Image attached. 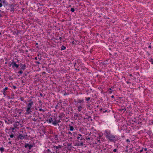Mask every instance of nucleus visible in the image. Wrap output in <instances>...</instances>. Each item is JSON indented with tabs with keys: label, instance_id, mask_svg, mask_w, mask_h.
I'll return each instance as SVG.
<instances>
[{
	"label": "nucleus",
	"instance_id": "37998d69",
	"mask_svg": "<svg viewBox=\"0 0 153 153\" xmlns=\"http://www.w3.org/2000/svg\"><path fill=\"white\" fill-rule=\"evenodd\" d=\"M117 149H114L113 150V152H117Z\"/></svg>",
	"mask_w": 153,
	"mask_h": 153
},
{
	"label": "nucleus",
	"instance_id": "412c9836",
	"mask_svg": "<svg viewBox=\"0 0 153 153\" xmlns=\"http://www.w3.org/2000/svg\"><path fill=\"white\" fill-rule=\"evenodd\" d=\"M149 61L151 62V64L153 65V59L152 58H150Z\"/></svg>",
	"mask_w": 153,
	"mask_h": 153
},
{
	"label": "nucleus",
	"instance_id": "7ed1b4c3",
	"mask_svg": "<svg viewBox=\"0 0 153 153\" xmlns=\"http://www.w3.org/2000/svg\"><path fill=\"white\" fill-rule=\"evenodd\" d=\"M77 143H76V146H83V141L85 140L84 138L82 137H80L79 136L77 137Z\"/></svg>",
	"mask_w": 153,
	"mask_h": 153
},
{
	"label": "nucleus",
	"instance_id": "bb28decb",
	"mask_svg": "<svg viewBox=\"0 0 153 153\" xmlns=\"http://www.w3.org/2000/svg\"><path fill=\"white\" fill-rule=\"evenodd\" d=\"M14 134H11L10 135V138H13L14 137Z\"/></svg>",
	"mask_w": 153,
	"mask_h": 153
},
{
	"label": "nucleus",
	"instance_id": "603ef678",
	"mask_svg": "<svg viewBox=\"0 0 153 153\" xmlns=\"http://www.w3.org/2000/svg\"><path fill=\"white\" fill-rule=\"evenodd\" d=\"M58 107H59L58 106H57V105L55 107V108H56L57 109L58 108Z\"/></svg>",
	"mask_w": 153,
	"mask_h": 153
},
{
	"label": "nucleus",
	"instance_id": "7c9ffc66",
	"mask_svg": "<svg viewBox=\"0 0 153 153\" xmlns=\"http://www.w3.org/2000/svg\"><path fill=\"white\" fill-rule=\"evenodd\" d=\"M91 118V117L90 116H88L86 118V119L89 120Z\"/></svg>",
	"mask_w": 153,
	"mask_h": 153
},
{
	"label": "nucleus",
	"instance_id": "20e7f679",
	"mask_svg": "<svg viewBox=\"0 0 153 153\" xmlns=\"http://www.w3.org/2000/svg\"><path fill=\"white\" fill-rule=\"evenodd\" d=\"M17 139L18 140H22L23 139L27 140L28 139V137L26 134H19L17 137Z\"/></svg>",
	"mask_w": 153,
	"mask_h": 153
},
{
	"label": "nucleus",
	"instance_id": "aec40b11",
	"mask_svg": "<svg viewBox=\"0 0 153 153\" xmlns=\"http://www.w3.org/2000/svg\"><path fill=\"white\" fill-rule=\"evenodd\" d=\"M4 148L3 147H0V151L2 153L4 151Z\"/></svg>",
	"mask_w": 153,
	"mask_h": 153
},
{
	"label": "nucleus",
	"instance_id": "4be33fe9",
	"mask_svg": "<svg viewBox=\"0 0 153 153\" xmlns=\"http://www.w3.org/2000/svg\"><path fill=\"white\" fill-rule=\"evenodd\" d=\"M61 48V50L62 51L65 50L66 49V47L64 45H62V46Z\"/></svg>",
	"mask_w": 153,
	"mask_h": 153
},
{
	"label": "nucleus",
	"instance_id": "680f3d73",
	"mask_svg": "<svg viewBox=\"0 0 153 153\" xmlns=\"http://www.w3.org/2000/svg\"><path fill=\"white\" fill-rule=\"evenodd\" d=\"M148 48H151V45H149V46Z\"/></svg>",
	"mask_w": 153,
	"mask_h": 153
},
{
	"label": "nucleus",
	"instance_id": "09e8293b",
	"mask_svg": "<svg viewBox=\"0 0 153 153\" xmlns=\"http://www.w3.org/2000/svg\"><path fill=\"white\" fill-rule=\"evenodd\" d=\"M125 151L126 152H128V149H127L125 150Z\"/></svg>",
	"mask_w": 153,
	"mask_h": 153
},
{
	"label": "nucleus",
	"instance_id": "72a5a7b5",
	"mask_svg": "<svg viewBox=\"0 0 153 153\" xmlns=\"http://www.w3.org/2000/svg\"><path fill=\"white\" fill-rule=\"evenodd\" d=\"M20 100L21 101H24V99L23 97H21Z\"/></svg>",
	"mask_w": 153,
	"mask_h": 153
},
{
	"label": "nucleus",
	"instance_id": "b1692460",
	"mask_svg": "<svg viewBox=\"0 0 153 153\" xmlns=\"http://www.w3.org/2000/svg\"><path fill=\"white\" fill-rule=\"evenodd\" d=\"M90 97H85V99L86 101H88L89 100H90Z\"/></svg>",
	"mask_w": 153,
	"mask_h": 153
},
{
	"label": "nucleus",
	"instance_id": "c85d7f7f",
	"mask_svg": "<svg viewBox=\"0 0 153 153\" xmlns=\"http://www.w3.org/2000/svg\"><path fill=\"white\" fill-rule=\"evenodd\" d=\"M39 111H43V112H44L45 111L44 110L42 109V108H39Z\"/></svg>",
	"mask_w": 153,
	"mask_h": 153
},
{
	"label": "nucleus",
	"instance_id": "dca6fc26",
	"mask_svg": "<svg viewBox=\"0 0 153 153\" xmlns=\"http://www.w3.org/2000/svg\"><path fill=\"white\" fill-rule=\"evenodd\" d=\"M77 103H84V100L82 99V100H80L78 99L77 100Z\"/></svg>",
	"mask_w": 153,
	"mask_h": 153
},
{
	"label": "nucleus",
	"instance_id": "f257e3e1",
	"mask_svg": "<svg viewBox=\"0 0 153 153\" xmlns=\"http://www.w3.org/2000/svg\"><path fill=\"white\" fill-rule=\"evenodd\" d=\"M104 135L106 139L110 142L115 143L118 139L117 137L113 134L111 131L109 129L104 131Z\"/></svg>",
	"mask_w": 153,
	"mask_h": 153
},
{
	"label": "nucleus",
	"instance_id": "49530a36",
	"mask_svg": "<svg viewBox=\"0 0 153 153\" xmlns=\"http://www.w3.org/2000/svg\"><path fill=\"white\" fill-rule=\"evenodd\" d=\"M38 59L40 60L42 59V58L41 56H40L39 57H38Z\"/></svg>",
	"mask_w": 153,
	"mask_h": 153
},
{
	"label": "nucleus",
	"instance_id": "6e6552de",
	"mask_svg": "<svg viewBox=\"0 0 153 153\" xmlns=\"http://www.w3.org/2000/svg\"><path fill=\"white\" fill-rule=\"evenodd\" d=\"M60 122V121L59 120H58L57 117H53V122H52V124L54 125H56L59 123Z\"/></svg>",
	"mask_w": 153,
	"mask_h": 153
},
{
	"label": "nucleus",
	"instance_id": "473e14b6",
	"mask_svg": "<svg viewBox=\"0 0 153 153\" xmlns=\"http://www.w3.org/2000/svg\"><path fill=\"white\" fill-rule=\"evenodd\" d=\"M72 144L71 143H67V146H71L72 145Z\"/></svg>",
	"mask_w": 153,
	"mask_h": 153
},
{
	"label": "nucleus",
	"instance_id": "f704fd0d",
	"mask_svg": "<svg viewBox=\"0 0 153 153\" xmlns=\"http://www.w3.org/2000/svg\"><path fill=\"white\" fill-rule=\"evenodd\" d=\"M71 11L72 12H74L75 11V10L73 8H71Z\"/></svg>",
	"mask_w": 153,
	"mask_h": 153
},
{
	"label": "nucleus",
	"instance_id": "393cba45",
	"mask_svg": "<svg viewBox=\"0 0 153 153\" xmlns=\"http://www.w3.org/2000/svg\"><path fill=\"white\" fill-rule=\"evenodd\" d=\"M102 64L103 65H106L107 64H108L105 61H104V62H102Z\"/></svg>",
	"mask_w": 153,
	"mask_h": 153
},
{
	"label": "nucleus",
	"instance_id": "052dcab7",
	"mask_svg": "<svg viewBox=\"0 0 153 153\" xmlns=\"http://www.w3.org/2000/svg\"><path fill=\"white\" fill-rule=\"evenodd\" d=\"M35 59L36 60H37V59H38L37 57H35Z\"/></svg>",
	"mask_w": 153,
	"mask_h": 153
},
{
	"label": "nucleus",
	"instance_id": "79ce46f5",
	"mask_svg": "<svg viewBox=\"0 0 153 153\" xmlns=\"http://www.w3.org/2000/svg\"><path fill=\"white\" fill-rule=\"evenodd\" d=\"M143 149H144V148H143L142 149L140 150V153L142 152L143 151Z\"/></svg>",
	"mask_w": 153,
	"mask_h": 153
},
{
	"label": "nucleus",
	"instance_id": "de8ad7c7",
	"mask_svg": "<svg viewBox=\"0 0 153 153\" xmlns=\"http://www.w3.org/2000/svg\"><path fill=\"white\" fill-rule=\"evenodd\" d=\"M107 112V110L103 111V113H104L106 112Z\"/></svg>",
	"mask_w": 153,
	"mask_h": 153
},
{
	"label": "nucleus",
	"instance_id": "5701e85b",
	"mask_svg": "<svg viewBox=\"0 0 153 153\" xmlns=\"http://www.w3.org/2000/svg\"><path fill=\"white\" fill-rule=\"evenodd\" d=\"M102 136L101 135L99 134V136L97 137V139H101V140H102V139L101 138Z\"/></svg>",
	"mask_w": 153,
	"mask_h": 153
},
{
	"label": "nucleus",
	"instance_id": "4c0bfd02",
	"mask_svg": "<svg viewBox=\"0 0 153 153\" xmlns=\"http://www.w3.org/2000/svg\"><path fill=\"white\" fill-rule=\"evenodd\" d=\"M68 94H69L68 93V94L65 91V93H64V96H66V95H68Z\"/></svg>",
	"mask_w": 153,
	"mask_h": 153
},
{
	"label": "nucleus",
	"instance_id": "5fc2aeb1",
	"mask_svg": "<svg viewBox=\"0 0 153 153\" xmlns=\"http://www.w3.org/2000/svg\"><path fill=\"white\" fill-rule=\"evenodd\" d=\"M86 140H90V137H88V138H86Z\"/></svg>",
	"mask_w": 153,
	"mask_h": 153
},
{
	"label": "nucleus",
	"instance_id": "3c124183",
	"mask_svg": "<svg viewBox=\"0 0 153 153\" xmlns=\"http://www.w3.org/2000/svg\"><path fill=\"white\" fill-rule=\"evenodd\" d=\"M143 149H144V151H147V148H144Z\"/></svg>",
	"mask_w": 153,
	"mask_h": 153
},
{
	"label": "nucleus",
	"instance_id": "39448f33",
	"mask_svg": "<svg viewBox=\"0 0 153 153\" xmlns=\"http://www.w3.org/2000/svg\"><path fill=\"white\" fill-rule=\"evenodd\" d=\"M39 113L37 111L35 112L33 114L32 119L35 122H36L37 121L39 122Z\"/></svg>",
	"mask_w": 153,
	"mask_h": 153
},
{
	"label": "nucleus",
	"instance_id": "ddd939ff",
	"mask_svg": "<svg viewBox=\"0 0 153 153\" xmlns=\"http://www.w3.org/2000/svg\"><path fill=\"white\" fill-rule=\"evenodd\" d=\"M16 111L19 114H21L22 113L23 111V110L22 109H19L16 108Z\"/></svg>",
	"mask_w": 153,
	"mask_h": 153
},
{
	"label": "nucleus",
	"instance_id": "a211bd4d",
	"mask_svg": "<svg viewBox=\"0 0 153 153\" xmlns=\"http://www.w3.org/2000/svg\"><path fill=\"white\" fill-rule=\"evenodd\" d=\"M69 129L70 131H72L74 130V128L72 126H71L70 125H69Z\"/></svg>",
	"mask_w": 153,
	"mask_h": 153
},
{
	"label": "nucleus",
	"instance_id": "f03ea898",
	"mask_svg": "<svg viewBox=\"0 0 153 153\" xmlns=\"http://www.w3.org/2000/svg\"><path fill=\"white\" fill-rule=\"evenodd\" d=\"M35 146V143L34 142H33L29 143H25V144L24 147L25 148H27V149L28 150V151L29 152H31L32 151V149Z\"/></svg>",
	"mask_w": 153,
	"mask_h": 153
},
{
	"label": "nucleus",
	"instance_id": "c756f323",
	"mask_svg": "<svg viewBox=\"0 0 153 153\" xmlns=\"http://www.w3.org/2000/svg\"><path fill=\"white\" fill-rule=\"evenodd\" d=\"M23 73V71H22V70L19 71L18 72V74H22Z\"/></svg>",
	"mask_w": 153,
	"mask_h": 153
},
{
	"label": "nucleus",
	"instance_id": "a19ab883",
	"mask_svg": "<svg viewBox=\"0 0 153 153\" xmlns=\"http://www.w3.org/2000/svg\"><path fill=\"white\" fill-rule=\"evenodd\" d=\"M100 139H97V140L98 142H99L100 143H101V141H102L101 140H100Z\"/></svg>",
	"mask_w": 153,
	"mask_h": 153
},
{
	"label": "nucleus",
	"instance_id": "a18cd8bd",
	"mask_svg": "<svg viewBox=\"0 0 153 153\" xmlns=\"http://www.w3.org/2000/svg\"><path fill=\"white\" fill-rule=\"evenodd\" d=\"M124 109L123 108L120 109L119 110V111H123L124 110Z\"/></svg>",
	"mask_w": 153,
	"mask_h": 153
},
{
	"label": "nucleus",
	"instance_id": "2eb2a0df",
	"mask_svg": "<svg viewBox=\"0 0 153 153\" xmlns=\"http://www.w3.org/2000/svg\"><path fill=\"white\" fill-rule=\"evenodd\" d=\"M111 88H114V87H112L111 88H109L108 90V91L109 94H111L114 91L113 90H112Z\"/></svg>",
	"mask_w": 153,
	"mask_h": 153
},
{
	"label": "nucleus",
	"instance_id": "f3484780",
	"mask_svg": "<svg viewBox=\"0 0 153 153\" xmlns=\"http://www.w3.org/2000/svg\"><path fill=\"white\" fill-rule=\"evenodd\" d=\"M82 108H83L82 107V106L81 105H79L78 107L77 110L78 111L80 112L81 111V110Z\"/></svg>",
	"mask_w": 153,
	"mask_h": 153
},
{
	"label": "nucleus",
	"instance_id": "864d4df0",
	"mask_svg": "<svg viewBox=\"0 0 153 153\" xmlns=\"http://www.w3.org/2000/svg\"><path fill=\"white\" fill-rule=\"evenodd\" d=\"M2 6V4L1 3H0V7H1Z\"/></svg>",
	"mask_w": 153,
	"mask_h": 153
},
{
	"label": "nucleus",
	"instance_id": "69168bd1",
	"mask_svg": "<svg viewBox=\"0 0 153 153\" xmlns=\"http://www.w3.org/2000/svg\"><path fill=\"white\" fill-rule=\"evenodd\" d=\"M25 76H27V74H25Z\"/></svg>",
	"mask_w": 153,
	"mask_h": 153
},
{
	"label": "nucleus",
	"instance_id": "c9c22d12",
	"mask_svg": "<svg viewBox=\"0 0 153 153\" xmlns=\"http://www.w3.org/2000/svg\"><path fill=\"white\" fill-rule=\"evenodd\" d=\"M66 134H72V133L70 131H68V132H66Z\"/></svg>",
	"mask_w": 153,
	"mask_h": 153
},
{
	"label": "nucleus",
	"instance_id": "0e129e2a",
	"mask_svg": "<svg viewBox=\"0 0 153 153\" xmlns=\"http://www.w3.org/2000/svg\"><path fill=\"white\" fill-rule=\"evenodd\" d=\"M59 39L60 40H61V39H62V38H61V37H59Z\"/></svg>",
	"mask_w": 153,
	"mask_h": 153
},
{
	"label": "nucleus",
	"instance_id": "4468645a",
	"mask_svg": "<svg viewBox=\"0 0 153 153\" xmlns=\"http://www.w3.org/2000/svg\"><path fill=\"white\" fill-rule=\"evenodd\" d=\"M47 121L48 123H51L52 122V123L53 122V118L51 117H50L47 120Z\"/></svg>",
	"mask_w": 153,
	"mask_h": 153
},
{
	"label": "nucleus",
	"instance_id": "f8f14e48",
	"mask_svg": "<svg viewBox=\"0 0 153 153\" xmlns=\"http://www.w3.org/2000/svg\"><path fill=\"white\" fill-rule=\"evenodd\" d=\"M21 68L20 69L21 70H22L23 71H24L26 67V66L25 64H23L21 63L20 65Z\"/></svg>",
	"mask_w": 153,
	"mask_h": 153
},
{
	"label": "nucleus",
	"instance_id": "e2e57ef3",
	"mask_svg": "<svg viewBox=\"0 0 153 153\" xmlns=\"http://www.w3.org/2000/svg\"><path fill=\"white\" fill-rule=\"evenodd\" d=\"M114 95H112V96H111V97L112 98H114Z\"/></svg>",
	"mask_w": 153,
	"mask_h": 153
},
{
	"label": "nucleus",
	"instance_id": "a878e982",
	"mask_svg": "<svg viewBox=\"0 0 153 153\" xmlns=\"http://www.w3.org/2000/svg\"><path fill=\"white\" fill-rule=\"evenodd\" d=\"M8 89V88L7 87H5L4 89V91H3V94H4V93L5 92V91H6Z\"/></svg>",
	"mask_w": 153,
	"mask_h": 153
},
{
	"label": "nucleus",
	"instance_id": "c03bdc74",
	"mask_svg": "<svg viewBox=\"0 0 153 153\" xmlns=\"http://www.w3.org/2000/svg\"><path fill=\"white\" fill-rule=\"evenodd\" d=\"M58 136L57 135H56L55 136L54 138L55 139V140H56V139L57 138Z\"/></svg>",
	"mask_w": 153,
	"mask_h": 153
},
{
	"label": "nucleus",
	"instance_id": "bf43d9fd",
	"mask_svg": "<svg viewBox=\"0 0 153 153\" xmlns=\"http://www.w3.org/2000/svg\"><path fill=\"white\" fill-rule=\"evenodd\" d=\"M8 144H11V142L10 141L8 143Z\"/></svg>",
	"mask_w": 153,
	"mask_h": 153
},
{
	"label": "nucleus",
	"instance_id": "6e6d98bb",
	"mask_svg": "<svg viewBox=\"0 0 153 153\" xmlns=\"http://www.w3.org/2000/svg\"><path fill=\"white\" fill-rule=\"evenodd\" d=\"M102 108L100 109V112H102V111H102Z\"/></svg>",
	"mask_w": 153,
	"mask_h": 153
},
{
	"label": "nucleus",
	"instance_id": "4d7b16f0",
	"mask_svg": "<svg viewBox=\"0 0 153 153\" xmlns=\"http://www.w3.org/2000/svg\"><path fill=\"white\" fill-rule=\"evenodd\" d=\"M78 135L80 137H81L82 136V135L80 134H79Z\"/></svg>",
	"mask_w": 153,
	"mask_h": 153
},
{
	"label": "nucleus",
	"instance_id": "6ab92c4d",
	"mask_svg": "<svg viewBox=\"0 0 153 153\" xmlns=\"http://www.w3.org/2000/svg\"><path fill=\"white\" fill-rule=\"evenodd\" d=\"M57 105V106H58L60 108L62 106V105L61 104V102H59L58 103Z\"/></svg>",
	"mask_w": 153,
	"mask_h": 153
},
{
	"label": "nucleus",
	"instance_id": "8fccbe9b",
	"mask_svg": "<svg viewBox=\"0 0 153 153\" xmlns=\"http://www.w3.org/2000/svg\"><path fill=\"white\" fill-rule=\"evenodd\" d=\"M40 95L41 97H42L43 96V94L42 93H40Z\"/></svg>",
	"mask_w": 153,
	"mask_h": 153
},
{
	"label": "nucleus",
	"instance_id": "1a4fd4ad",
	"mask_svg": "<svg viewBox=\"0 0 153 153\" xmlns=\"http://www.w3.org/2000/svg\"><path fill=\"white\" fill-rule=\"evenodd\" d=\"M28 102H30L27 104L26 107L31 108V107L33 105V102L31 100H30Z\"/></svg>",
	"mask_w": 153,
	"mask_h": 153
},
{
	"label": "nucleus",
	"instance_id": "423d86ee",
	"mask_svg": "<svg viewBox=\"0 0 153 153\" xmlns=\"http://www.w3.org/2000/svg\"><path fill=\"white\" fill-rule=\"evenodd\" d=\"M61 148V146L59 145L57 146L53 145L52 147V150L53 151L52 152L54 153H57L59 151V149H60Z\"/></svg>",
	"mask_w": 153,
	"mask_h": 153
},
{
	"label": "nucleus",
	"instance_id": "9d476101",
	"mask_svg": "<svg viewBox=\"0 0 153 153\" xmlns=\"http://www.w3.org/2000/svg\"><path fill=\"white\" fill-rule=\"evenodd\" d=\"M25 110L26 111V112L25 114H31V113L32 112V111H31V108L27 107H26V108H25Z\"/></svg>",
	"mask_w": 153,
	"mask_h": 153
},
{
	"label": "nucleus",
	"instance_id": "0eeeda50",
	"mask_svg": "<svg viewBox=\"0 0 153 153\" xmlns=\"http://www.w3.org/2000/svg\"><path fill=\"white\" fill-rule=\"evenodd\" d=\"M9 67L12 66V68L14 69L15 68H18L19 65L18 64H17L14 61H13L9 65Z\"/></svg>",
	"mask_w": 153,
	"mask_h": 153
},
{
	"label": "nucleus",
	"instance_id": "cd10ccee",
	"mask_svg": "<svg viewBox=\"0 0 153 153\" xmlns=\"http://www.w3.org/2000/svg\"><path fill=\"white\" fill-rule=\"evenodd\" d=\"M126 142H127V143H128V144L130 143V140L129 139H127L126 140Z\"/></svg>",
	"mask_w": 153,
	"mask_h": 153
},
{
	"label": "nucleus",
	"instance_id": "338daca9",
	"mask_svg": "<svg viewBox=\"0 0 153 153\" xmlns=\"http://www.w3.org/2000/svg\"><path fill=\"white\" fill-rule=\"evenodd\" d=\"M87 106L88 107H90V104H88V105H87Z\"/></svg>",
	"mask_w": 153,
	"mask_h": 153
},
{
	"label": "nucleus",
	"instance_id": "2f4dec72",
	"mask_svg": "<svg viewBox=\"0 0 153 153\" xmlns=\"http://www.w3.org/2000/svg\"><path fill=\"white\" fill-rule=\"evenodd\" d=\"M74 117H79V115L78 114L75 113L74 115Z\"/></svg>",
	"mask_w": 153,
	"mask_h": 153
},
{
	"label": "nucleus",
	"instance_id": "58836bf2",
	"mask_svg": "<svg viewBox=\"0 0 153 153\" xmlns=\"http://www.w3.org/2000/svg\"><path fill=\"white\" fill-rule=\"evenodd\" d=\"M146 53L148 55V56H149L150 55V54L148 51H146Z\"/></svg>",
	"mask_w": 153,
	"mask_h": 153
},
{
	"label": "nucleus",
	"instance_id": "ea45409f",
	"mask_svg": "<svg viewBox=\"0 0 153 153\" xmlns=\"http://www.w3.org/2000/svg\"><path fill=\"white\" fill-rule=\"evenodd\" d=\"M35 63H36L38 64H40V63L38 61H36L35 62Z\"/></svg>",
	"mask_w": 153,
	"mask_h": 153
},
{
	"label": "nucleus",
	"instance_id": "9b49d317",
	"mask_svg": "<svg viewBox=\"0 0 153 153\" xmlns=\"http://www.w3.org/2000/svg\"><path fill=\"white\" fill-rule=\"evenodd\" d=\"M65 114H64V113H61L60 114L59 116V120H64V118L65 117Z\"/></svg>",
	"mask_w": 153,
	"mask_h": 153
},
{
	"label": "nucleus",
	"instance_id": "e433bc0d",
	"mask_svg": "<svg viewBox=\"0 0 153 153\" xmlns=\"http://www.w3.org/2000/svg\"><path fill=\"white\" fill-rule=\"evenodd\" d=\"M12 87H13V89H16L17 88L16 87V86H15L14 85H13Z\"/></svg>",
	"mask_w": 153,
	"mask_h": 153
},
{
	"label": "nucleus",
	"instance_id": "13d9d810",
	"mask_svg": "<svg viewBox=\"0 0 153 153\" xmlns=\"http://www.w3.org/2000/svg\"><path fill=\"white\" fill-rule=\"evenodd\" d=\"M15 33L16 34V35H18L19 32H18V31H17V33L15 32Z\"/></svg>",
	"mask_w": 153,
	"mask_h": 153
},
{
	"label": "nucleus",
	"instance_id": "774afa93",
	"mask_svg": "<svg viewBox=\"0 0 153 153\" xmlns=\"http://www.w3.org/2000/svg\"><path fill=\"white\" fill-rule=\"evenodd\" d=\"M11 10H14V8H11Z\"/></svg>",
	"mask_w": 153,
	"mask_h": 153
}]
</instances>
